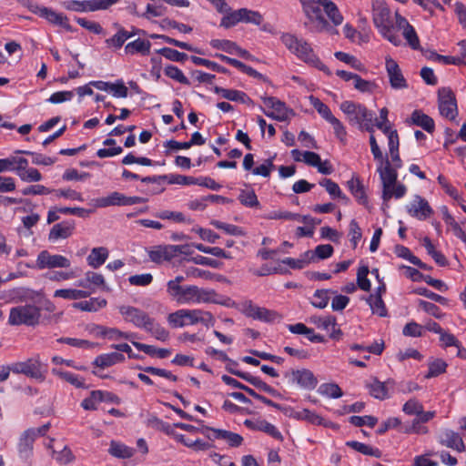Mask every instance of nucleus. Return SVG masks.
Wrapping results in <instances>:
<instances>
[{
    "label": "nucleus",
    "instance_id": "0eeeda50",
    "mask_svg": "<svg viewBox=\"0 0 466 466\" xmlns=\"http://www.w3.org/2000/svg\"><path fill=\"white\" fill-rule=\"evenodd\" d=\"M378 173L382 184V199L384 204H387L392 198L398 199L405 196L407 187L405 185L398 182V172L386 167L384 169L380 168Z\"/></svg>",
    "mask_w": 466,
    "mask_h": 466
},
{
    "label": "nucleus",
    "instance_id": "b1692460",
    "mask_svg": "<svg viewBox=\"0 0 466 466\" xmlns=\"http://www.w3.org/2000/svg\"><path fill=\"white\" fill-rule=\"evenodd\" d=\"M206 431H210L212 434H208V437L211 440L213 439H221L226 441L231 447H238L241 445L243 441V438L235 432L225 431V430H218L214 429L210 427L205 428Z\"/></svg>",
    "mask_w": 466,
    "mask_h": 466
},
{
    "label": "nucleus",
    "instance_id": "ea45409f",
    "mask_svg": "<svg viewBox=\"0 0 466 466\" xmlns=\"http://www.w3.org/2000/svg\"><path fill=\"white\" fill-rule=\"evenodd\" d=\"M108 452L114 457L127 459L132 457L135 451L121 442L112 441Z\"/></svg>",
    "mask_w": 466,
    "mask_h": 466
},
{
    "label": "nucleus",
    "instance_id": "c85d7f7f",
    "mask_svg": "<svg viewBox=\"0 0 466 466\" xmlns=\"http://www.w3.org/2000/svg\"><path fill=\"white\" fill-rule=\"evenodd\" d=\"M151 43L148 40L137 38L133 42L126 45L124 51L126 55H136L140 54L142 56H147L150 53Z\"/></svg>",
    "mask_w": 466,
    "mask_h": 466
},
{
    "label": "nucleus",
    "instance_id": "412c9836",
    "mask_svg": "<svg viewBox=\"0 0 466 466\" xmlns=\"http://www.w3.org/2000/svg\"><path fill=\"white\" fill-rule=\"evenodd\" d=\"M397 25L399 26V31H402V35L406 39L409 46L414 49H420V40L415 32V29L408 20L400 15H397Z\"/></svg>",
    "mask_w": 466,
    "mask_h": 466
},
{
    "label": "nucleus",
    "instance_id": "473e14b6",
    "mask_svg": "<svg viewBox=\"0 0 466 466\" xmlns=\"http://www.w3.org/2000/svg\"><path fill=\"white\" fill-rule=\"evenodd\" d=\"M124 360L125 357L122 353L111 352L97 356L94 360V365L104 369L113 366L116 363L123 362Z\"/></svg>",
    "mask_w": 466,
    "mask_h": 466
},
{
    "label": "nucleus",
    "instance_id": "9d476101",
    "mask_svg": "<svg viewBox=\"0 0 466 466\" xmlns=\"http://www.w3.org/2000/svg\"><path fill=\"white\" fill-rule=\"evenodd\" d=\"M146 202V198L134 196L128 197L120 192L115 191L106 197L95 198L91 204L95 208H107L110 206H132Z\"/></svg>",
    "mask_w": 466,
    "mask_h": 466
},
{
    "label": "nucleus",
    "instance_id": "864d4df0",
    "mask_svg": "<svg viewBox=\"0 0 466 466\" xmlns=\"http://www.w3.org/2000/svg\"><path fill=\"white\" fill-rule=\"evenodd\" d=\"M77 277L75 270L66 271H50L46 274V278L51 281L62 282L74 279Z\"/></svg>",
    "mask_w": 466,
    "mask_h": 466
},
{
    "label": "nucleus",
    "instance_id": "6e6d98bb",
    "mask_svg": "<svg viewBox=\"0 0 466 466\" xmlns=\"http://www.w3.org/2000/svg\"><path fill=\"white\" fill-rule=\"evenodd\" d=\"M238 200L240 203L248 208H256L259 206L257 195L254 190H241Z\"/></svg>",
    "mask_w": 466,
    "mask_h": 466
},
{
    "label": "nucleus",
    "instance_id": "e2e57ef3",
    "mask_svg": "<svg viewBox=\"0 0 466 466\" xmlns=\"http://www.w3.org/2000/svg\"><path fill=\"white\" fill-rule=\"evenodd\" d=\"M165 74L168 77L177 81L180 84H188V79L183 74V72L177 66L169 65L165 67Z\"/></svg>",
    "mask_w": 466,
    "mask_h": 466
},
{
    "label": "nucleus",
    "instance_id": "4468645a",
    "mask_svg": "<svg viewBox=\"0 0 466 466\" xmlns=\"http://www.w3.org/2000/svg\"><path fill=\"white\" fill-rule=\"evenodd\" d=\"M12 371L17 374H25L38 380H45L42 364L38 359H28L25 361L14 363Z\"/></svg>",
    "mask_w": 466,
    "mask_h": 466
},
{
    "label": "nucleus",
    "instance_id": "7c9ffc66",
    "mask_svg": "<svg viewBox=\"0 0 466 466\" xmlns=\"http://www.w3.org/2000/svg\"><path fill=\"white\" fill-rule=\"evenodd\" d=\"M107 302L105 299L101 298H91L88 300H82L73 304V307L76 309L87 312H96L100 309L106 306Z\"/></svg>",
    "mask_w": 466,
    "mask_h": 466
},
{
    "label": "nucleus",
    "instance_id": "cd10ccee",
    "mask_svg": "<svg viewBox=\"0 0 466 466\" xmlns=\"http://www.w3.org/2000/svg\"><path fill=\"white\" fill-rule=\"evenodd\" d=\"M91 295V291L84 289H60L54 293L55 298H61L67 300H77L86 299Z\"/></svg>",
    "mask_w": 466,
    "mask_h": 466
},
{
    "label": "nucleus",
    "instance_id": "338daca9",
    "mask_svg": "<svg viewBox=\"0 0 466 466\" xmlns=\"http://www.w3.org/2000/svg\"><path fill=\"white\" fill-rule=\"evenodd\" d=\"M350 422L357 427L368 425L369 427L373 428L377 424L378 419L376 417L370 416V415L351 416L350 418Z\"/></svg>",
    "mask_w": 466,
    "mask_h": 466
},
{
    "label": "nucleus",
    "instance_id": "9b49d317",
    "mask_svg": "<svg viewBox=\"0 0 466 466\" xmlns=\"http://www.w3.org/2000/svg\"><path fill=\"white\" fill-rule=\"evenodd\" d=\"M50 424L46 423L38 428H31L25 431L17 444L18 452L21 457L28 458L33 451V444L36 438L44 436L49 430Z\"/></svg>",
    "mask_w": 466,
    "mask_h": 466
},
{
    "label": "nucleus",
    "instance_id": "393cba45",
    "mask_svg": "<svg viewBox=\"0 0 466 466\" xmlns=\"http://www.w3.org/2000/svg\"><path fill=\"white\" fill-rule=\"evenodd\" d=\"M75 229V222L73 220H66L61 223L55 224L50 232L48 238L51 241L57 240L59 238H69Z\"/></svg>",
    "mask_w": 466,
    "mask_h": 466
},
{
    "label": "nucleus",
    "instance_id": "a211bd4d",
    "mask_svg": "<svg viewBox=\"0 0 466 466\" xmlns=\"http://www.w3.org/2000/svg\"><path fill=\"white\" fill-rule=\"evenodd\" d=\"M385 67L390 80V86L393 89H404L408 87L405 79L398 63L390 56L385 58Z\"/></svg>",
    "mask_w": 466,
    "mask_h": 466
},
{
    "label": "nucleus",
    "instance_id": "f257e3e1",
    "mask_svg": "<svg viewBox=\"0 0 466 466\" xmlns=\"http://www.w3.org/2000/svg\"><path fill=\"white\" fill-rule=\"evenodd\" d=\"M303 11L308 18L305 25L311 31H323L328 28L329 24L322 15L320 6L323 7L328 17L335 25H339L343 21V16L339 13L337 5L330 0H299Z\"/></svg>",
    "mask_w": 466,
    "mask_h": 466
},
{
    "label": "nucleus",
    "instance_id": "6e6552de",
    "mask_svg": "<svg viewBox=\"0 0 466 466\" xmlns=\"http://www.w3.org/2000/svg\"><path fill=\"white\" fill-rule=\"evenodd\" d=\"M41 310L38 307L26 304L10 309L8 323L13 326H35L39 323Z\"/></svg>",
    "mask_w": 466,
    "mask_h": 466
},
{
    "label": "nucleus",
    "instance_id": "a878e982",
    "mask_svg": "<svg viewBox=\"0 0 466 466\" xmlns=\"http://www.w3.org/2000/svg\"><path fill=\"white\" fill-rule=\"evenodd\" d=\"M215 93L219 95L221 97L230 101L239 102L242 104L252 103V100L248 96V95L239 90L216 86Z\"/></svg>",
    "mask_w": 466,
    "mask_h": 466
},
{
    "label": "nucleus",
    "instance_id": "f03ea898",
    "mask_svg": "<svg viewBox=\"0 0 466 466\" xmlns=\"http://www.w3.org/2000/svg\"><path fill=\"white\" fill-rule=\"evenodd\" d=\"M371 6L373 24L379 33L395 46H400L402 42L397 25V15L400 14L395 12L394 16H392L390 8L383 0H372Z\"/></svg>",
    "mask_w": 466,
    "mask_h": 466
},
{
    "label": "nucleus",
    "instance_id": "f704fd0d",
    "mask_svg": "<svg viewBox=\"0 0 466 466\" xmlns=\"http://www.w3.org/2000/svg\"><path fill=\"white\" fill-rule=\"evenodd\" d=\"M149 258L156 263L170 260L173 257L172 246H158L148 252Z\"/></svg>",
    "mask_w": 466,
    "mask_h": 466
},
{
    "label": "nucleus",
    "instance_id": "5fc2aeb1",
    "mask_svg": "<svg viewBox=\"0 0 466 466\" xmlns=\"http://www.w3.org/2000/svg\"><path fill=\"white\" fill-rule=\"evenodd\" d=\"M17 154H24L32 157V162L35 165L51 166L55 163V159L50 157L44 156L42 154L27 151V150H17Z\"/></svg>",
    "mask_w": 466,
    "mask_h": 466
},
{
    "label": "nucleus",
    "instance_id": "8fccbe9b",
    "mask_svg": "<svg viewBox=\"0 0 466 466\" xmlns=\"http://www.w3.org/2000/svg\"><path fill=\"white\" fill-rule=\"evenodd\" d=\"M309 102L310 105L318 111V113L328 122H329L331 118L335 117L329 107L322 103L318 97L310 96Z\"/></svg>",
    "mask_w": 466,
    "mask_h": 466
},
{
    "label": "nucleus",
    "instance_id": "69168bd1",
    "mask_svg": "<svg viewBox=\"0 0 466 466\" xmlns=\"http://www.w3.org/2000/svg\"><path fill=\"white\" fill-rule=\"evenodd\" d=\"M241 22L252 23L254 25H260L263 21L262 15L256 11L241 8Z\"/></svg>",
    "mask_w": 466,
    "mask_h": 466
},
{
    "label": "nucleus",
    "instance_id": "72a5a7b5",
    "mask_svg": "<svg viewBox=\"0 0 466 466\" xmlns=\"http://www.w3.org/2000/svg\"><path fill=\"white\" fill-rule=\"evenodd\" d=\"M108 257V250L104 247L94 248L86 258V261L93 268L102 266Z\"/></svg>",
    "mask_w": 466,
    "mask_h": 466
},
{
    "label": "nucleus",
    "instance_id": "aec40b11",
    "mask_svg": "<svg viewBox=\"0 0 466 466\" xmlns=\"http://www.w3.org/2000/svg\"><path fill=\"white\" fill-rule=\"evenodd\" d=\"M76 287L91 291V294L94 293L96 289H102L103 290L109 289L106 285L104 277L94 271L86 272L85 279L78 280Z\"/></svg>",
    "mask_w": 466,
    "mask_h": 466
},
{
    "label": "nucleus",
    "instance_id": "c9c22d12",
    "mask_svg": "<svg viewBox=\"0 0 466 466\" xmlns=\"http://www.w3.org/2000/svg\"><path fill=\"white\" fill-rule=\"evenodd\" d=\"M400 141L394 142L391 140V143H388L389 147V167L398 172V169L401 167L402 161L399 153Z\"/></svg>",
    "mask_w": 466,
    "mask_h": 466
},
{
    "label": "nucleus",
    "instance_id": "a19ab883",
    "mask_svg": "<svg viewBox=\"0 0 466 466\" xmlns=\"http://www.w3.org/2000/svg\"><path fill=\"white\" fill-rule=\"evenodd\" d=\"M311 261H314V254L311 251H307L300 256L299 258H286L282 260V263L292 268H303Z\"/></svg>",
    "mask_w": 466,
    "mask_h": 466
},
{
    "label": "nucleus",
    "instance_id": "7ed1b4c3",
    "mask_svg": "<svg viewBox=\"0 0 466 466\" xmlns=\"http://www.w3.org/2000/svg\"><path fill=\"white\" fill-rule=\"evenodd\" d=\"M118 310L125 321L132 323L137 328L144 329L156 339L160 341L168 339L169 332L145 311L127 305L120 306Z\"/></svg>",
    "mask_w": 466,
    "mask_h": 466
},
{
    "label": "nucleus",
    "instance_id": "f8f14e48",
    "mask_svg": "<svg viewBox=\"0 0 466 466\" xmlns=\"http://www.w3.org/2000/svg\"><path fill=\"white\" fill-rule=\"evenodd\" d=\"M285 379L291 385H297L305 390H313L318 385V380L308 369H291L284 373Z\"/></svg>",
    "mask_w": 466,
    "mask_h": 466
},
{
    "label": "nucleus",
    "instance_id": "bb28decb",
    "mask_svg": "<svg viewBox=\"0 0 466 466\" xmlns=\"http://www.w3.org/2000/svg\"><path fill=\"white\" fill-rule=\"evenodd\" d=\"M232 374L245 380L246 381L249 382L250 384H252L253 386H255L256 388H258V390L264 391V392H267L268 394H271V395H276L277 391L276 390H274L271 386L268 385L266 382H264L263 380H261L258 377H255V376H252L248 373H245V372H241V371H238V370H228Z\"/></svg>",
    "mask_w": 466,
    "mask_h": 466
},
{
    "label": "nucleus",
    "instance_id": "0e129e2a",
    "mask_svg": "<svg viewBox=\"0 0 466 466\" xmlns=\"http://www.w3.org/2000/svg\"><path fill=\"white\" fill-rule=\"evenodd\" d=\"M447 364L441 360H435L429 364V371L425 375L426 379L437 377L438 375L445 372Z\"/></svg>",
    "mask_w": 466,
    "mask_h": 466
},
{
    "label": "nucleus",
    "instance_id": "58836bf2",
    "mask_svg": "<svg viewBox=\"0 0 466 466\" xmlns=\"http://www.w3.org/2000/svg\"><path fill=\"white\" fill-rule=\"evenodd\" d=\"M52 374L60 378L61 380L70 383L71 385H73L76 388H84L85 387L84 380L82 378H80L78 375H76L74 373L65 371L61 369L54 368V369H52Z\"/></svg>",
    "mask_w": 466,
    "mask_h": 466
},
{
    "label": "nucleus",
    "instance_id": "37998d69",
    "mask_svg": "<svg viewBox=\"0 0 466 466\" xmlns=\"http://www.w3.org/2000/svg\"><path fill=\"white\" fill-rule=\"evenodd\" d=\"M367 302L369 303L373 314H377L380 317L387 316V309L380 294L370 295L368 298Z\"/></svg>",
    "mask_w": 466,
    "mask_h": 466
},
{
    "label": "nucleus",
    "instance_id": "de8ad7c7",
    "mask_svg": "<svg viewBox=\"0 0 466 466\" xmlns=\"http://www.w3.org/2000/svg\"><path fill=\"white\" fill-rule=\"evenodd\" d=\"M319 392L322 396L338 399L343 395V392L339 386L336 383H323L319 388Z\"/></svg>",
    "mask_w": 466,
    "mask_h": 466
},
{
    "label": "nucleus",
    "instance_id": "1a4fd4ad",
    "mask_svg": "<svg viewBox=\"0 0 466 466\" xmlns=\"http://www.w3.org/2000/svg\"><path fill=\"white\" fill-rule=\"evenodd\" d=\"M340 109L347 116L350 124L357 125L359 128L366 120H370V117H373L374 115L373 112L368 110L363 105L352 101L342 102Z\"/></svg>",
    "mask_w": 466,
    "mask_h": 466
},
{
    "label": "nucleus",
    "instance_id": "423d86ee",
    "mask_svg": "<svg viewBox=\"0 0 466 466\" xmlns=\"http://www.w3.org/2000/svg\"><path fill=\"white\" fill-rule=\"evenodd\" d=\"M281 41L284 46L299 59L302 60L309 66L329 74L327 66L315 55L313 48L307 41L302 38H298L291 34H284L281 36Z\"/></svg>",
    "mask_w": 466,
    "mask_h": 466
},
{
    "label": "nucleus",
    "instance_id": "6ab92c4d",
    "mask_svg": "<svg viewBox=\"0 0 466 466\" xmlns=\"http://www.w3.org/2000/svg\"><path fill=\"white\" fill-rule=\"evenodd\" d=\"M438 440L441 445L455 450L456 451L462 452L466 450L461 436L452 430H442L438 436Z\"/></svg>",
    "mask_w": 466,
    "mask_h": 466
},
{
    "label": "nucleus",
    "instance_id": "49530a36",
    "mask_svg": "<svg viewBox=\"0 0 466 466\" xmlns=\"http://www.w3.org/2000/svg\"><path fill=\"white\" fill-rule=\"evenodd\" d=\"M334 294L335 292L330 289H318L315 291L311 304L315 308L324 309L328 306L329 300V294Z\"/></svg>",
    "mask_w": 466,
    "mask_h": 466
},
{
    "label": "nucleus",
    "instance_id": "052dcab7",
    "mask_svg": "<svg viewBox=\"0 0 466 466\" xmlns=\"http://www.w3.org/2000/svg\"><path fill=\"white\" fill-rule=\"evenodd\" d=\"M77 24L86 28V30L96 34V35H105V30L102 25L95 21H90L86 18L78 17L76 18Z\"/></svg>",
    "mask_w": 466,
    "mask_h": 466
},
{
    "label": "nucleus",
    "instance_id": "774afa93",
    "mask_svg": "<svg viewBox=\"0 0 466 466\" xmlns=\"http://www.w3.org/2000/svg\"><path fill=\"white\" fill-rule=\"evenodd\" d=\"M17 176L20 177V179L24 182H38L42 179L41 173L34 167H29L19 174Z\"/></svg>",
    "mask_w": 466,
    "mask_h": 466
},
{
    "label": "nucleus",
    "instance_id": "20e7f679",
    "mask_svg": "<svg viewBox=\"0 0 466 466\" xmlns=\"http://www.w3.org/2000/svg\"><path fill=\"white\" fill-rule=\"evenodd\" d=\"M167 323L174 329L201 324L206 328L214 326L216 319L209 311L201 309H180L167 317Z\"/></svg>",
    "mask_w": 466,
    "mask_h": 466
},
{
    "label": "nucleus",
    "instance_id": "680f3d73",
    "mask_svg": "<svg viewBox=\"0 0 466 466\" xmlns=\"http://www.w3.org/2000/svg\"><path fill=\"white\" fill-rule=\"evenodd\" d=\"M66 8L76 12H92L91 0H71L66 3Z\"/></svg>",
    "mask_w": 466,
    "mask_h": 466
},
{
    "label": "nucleus",
    "instance_id": "39448f33",
    "mask_svg": "<svg viewBox=\"0 0 466 466\" xmlns=\"http://www.w3.org/2000/svg\"><path fill=\"white\" fill-rule=\"evenodd\" d=\"M214 303L226 307H231L233 301L228 297L218 294L212 289H203L196 285H187L183 287V292L177 304H200Z\"/></svg>",
    "mask_w": 466,
    "mask_h": 466
},
{
    "label": "nucleus",
    "instance_id": "5701e85b",
    "mask_svg": "<svg viewBox=\"0 0 466 466\" xmlns=\"http://www.w3.org/2000/svg\"><path fill=\"white\" fill-rule=\"evenodd\" d=\"M311 322L315 324L317 328L329 332L332 339H339L341 332L339 329H337L335 317L330 315L313 316L311 318Z\"/></svg>",
    "mask_w": 466,
    "mask_h": 466
},
{
    "label": "nucleus",
    "instance_id": "4be33fe9",
    "mask_svg": "<svg viewBox=\"0 0 466 466\" xmlns=\"http://www.w3.org/2000/svg\"><path fill=\"white\" fill-rule=\"evenodd\" d=\"M408 213L419 219H426L431 216L432 210L429 203L420 196H415L413 200L407 206Z\"/></svg>",
    "mask_w": 466,
    "mask_h": 466
},
{
    "label": "nucleus",
    "instance_id": "e433bc0d",
    "mask_svg": "<svg viewBox=\"0 0 466 466\" xmlns=\"http://www.w3.org/2000/svg\"><path fill=\"white\" fill-rule=\"evenodd\" d=\"M105 400V391L93 390L90 395L84 399L81 402V407L86 410H96L97 405Z\"/></svg>",
    "mask_w": 466,
    "mask_h": 466
},
{
    "label": "nucleus",
    "instance_id": "bf43d9fd",
    "mask_svg": "<svg viewBox=\"0 0 466 466\" xmlns=\"http://www.w3.org/2000/svg\"><path fill=\"white\" fill-rule=\"evenodd\" d=\"M319 185L326 188L328 193L333 198H341L343 199H347V198L342 194L339 185L329 178H323Z\"/></svg>",
    "mask_w": 466,
    "mask_h": 466
},
{
    "label": "nucleus",
    "instance_id": "a18cd8bd",
    "mask_svg": "<svg viewBox=\"0 0 466 466\" xmlns=\"http://www.w3.org/2000/svg\"><path fill=\"white\" fill-rule=\"evenodd\" d=\"M346 445L364 455H370L376 458H380L381 455V452L379 449H374L371 446L362 442L351 441H348Z\"/></svg>",
    "mask_w": 466,
    "mask_h": 466
},
{
    "label": "nucleus",
    "instance_id": "2f4dec72",
    "mask_svg": "<svg viewBox=\"0 0 466 466\" xmlns=\"http://www.w3.org/2000/svg\"><path fill=\"white\" fill-rule=\"evenodd\" d=\"M370 146L374 160L377 162V172L380 168L389 167V158L384 157L374 135L370 136Z\"/></svg>",
    "mask_w": 466,
    "mask_h": 466
},
{
    "label": "nucleus",
    "instance_id": "603ef678",
    "mask_svg": "<svg viewBox=\"0 0 466 466\" xmlns=\"http://www.w3.org/2000/svg\"><path fill=\"white\" fill-rule=\"evenodd\" d=\"M210 224L212 226H214L216 228L223 230L228 235H231V236H244L245 235V231L241 228H239L236 225L224 223L219 220H211Z\"/></svg>",
    "mask_w": 466,
    "mask_h": 466
},
{
    "label": "nucleus",
    "instance_id": "2eb2a0df",
    "mask_svg": "<svg viewBox=\"0 0 466 466\" xmlns=\"http://www.w3.org/2000/svg\"><path fill=\"white\" fill-rule=\"evenodd\" d=\"M243 312L248 318L264 322H273L280 319L278 312L255 305L252 301L243 304Z\"/></svg>",
    "mask_w": 466,
    "mask_h": 466
},
{
    "label": "nucleus",
    "instance_id": "4d7b16f0",
    "mask_svg": "<svg viewBox=\"0 0 466 466\" xmlns=\"http://www.w3.org/2000/svg\"><path fill=\"white\" fill-rule=\"evenodd\" d=\"M369 271L368 266H361L359 268L357 272L358 287L364 291H369L370 289V282L368 279Z\"/></svg>",
    "mask_w": 466,
    "mask_h": 466
},
{
    "label": "nucleus",
    "instance_id": "f3484780",
    "mask_svg": "<svg viewBox=\"0 0 466 466\" xmlns=\"http://www.w3.org/2000/svg\"><path fill=\"white\" fill-rule=\"evenodd\" d=\"M439 110L441 116L449 119H454L457 116V104L451 89L439 90Z\"/></svg>",
    "mask_w": 466,
    "mask_h": 466
},
{
    "label": "nucleus",
    "instance_id": "c756f323",
    "mask_svg": "<svg viewBox=\"0 0 466 466\" xmlns=\"http://www.w3.org/2000/svg\"><path fill=\"white\" fill-rule=\"evenodd\" d=\"M410 122L413 125L420 127L429 133H432L435 128L433 119L420 110H415L412 112L410 116Z\"/></svg>",
    "mask_w": 466,
    "mask_h": 466
},
{
    "label": "nucleus",
    "instance_id": "ddd939ff",
    "mask_svg": "<svg viewBox=\"0 0 466 466\" xmlns=\"http://www.w3.org/2000/svg\"><path fill=\"white\" fill-rule=\"evenodd\" d=\"M71 267V261L68 258L59 255L51 254L47 250H42L36 258L35 268L37 269L46 268H68Z\"/></svg>",
    "mask_w": 466,
    "mask_h": 466
},
{
    "label": "nucleus",
    "instance_id": "4c0bfd02",
    "mask_svg": "<svg viewBox=\"0 0 466 466\" xmlns=\"http://www.w3.org/2000/svg\"><path fill=\"white\" fill-rule=\"evenodd\" d=\"M367 388L369 389L370 394L378 400H385L389 397L386 384L377 379H372L371 381L367 384Z\"/></svg>",
    "mask_w": 466,
    "mask_h": 466
},
{
    "label": "nucleus",
    "instance_id": "79ce46f5",
    "mask_svg": "<svg viewBox=\"0 0 466 466\" xmlns=\"http://www.w3.org/2000/svg\"><path fill=\"white\" fill-rule=\"evenodd\" d=\"M129 38H131V35H128V31L120 27L112 37L106 39L105 43L107 47L119 49Z\"/></svg>",
    "mask_w": 466,
    "mask_h": 466
},
{
    "label": "nucleus",
    "instance_id": "13d9d810",
    "mask_svg": "<svg viewBox=\"0 0 466 466\" xmlns=\"http://www.w3.org/2000/svg\"><path fill=\"white\" fill-rule=\"evenodd\" d=\"M423 405L417 399L412 398L402 406V411L407 415H417L422 412Z\"/></svg>",
    "mask_w": 466,
    "mask_h": 466
},
{
    "label": "nucleus",
    "instance_id": "09e8293b",
    "mask_svg": "<svg viewBox=\"0 0 466 466\" xmlns=\"http://www.w3.org/2000/svg\"><path fill=\"white\" fill-rule=\"evenodd\" d=\"M348 187L352 195L357 198L360 204L367 202V197L363 186L358 178H352L348 182Z\"/></svg>",
    "mask_w": 466,
    "mask_h": 466
},
{
    "label": "nucleus",
    "instance_id": "dca6fc26",
    "mask_svg": "<svg viewBox=\"0 0 466 466\" xmlns=\"http://www.w3.org/2000/svg\"><path fill=\"white\" fill-rule=\"evenodd\" d=\"M261 99L266 107L272 109L271 112L263 110L265 115L268 117L278 121H285L289 118V114H293L292 110H289L285 103L277 97L263 96Z\"/></svg>",
    "mask_w": 466,
    "mask_h": 466
},
{
    "label": "nucleus",
    "instance_id": "c03bdc74",
    "mask_svg": "<svg viewBox=\"0 0 466 466\" xmlns=\"http://www.w3.org/2000/svg\"><path fill=\"white\" fill-rule=\"evenodd\" d=\"M253 429L263 431L276 440L282 441L283 437L280 431L267 420H258L253 425Z\"/></svg>",
    "mask_w": 466,
    "mask_h": 466
},
{
    "label": "nucleus",
    "instance_id": "3c124183",
    "mask_svg": "<svg viewBox=\"0 0 466 466\" xmlns=\"http://www.w3.org/2000/svg\"><path fill=\"white\" fill-rule=\"evenodd\" d=\"M292 416L297 420H304L315 425H320L323 420L319 414L308 409L296 411Z\"/></svg>",
    "mask_w": 466,
    "mask_h": 466
}]
</instances>
